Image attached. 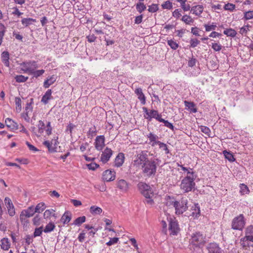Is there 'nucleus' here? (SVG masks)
I'll list each match as a JSON object with an SVG mask.
<instances>
[{
	"mask_svg": "<svg viewBox=\"0 0 253 253\" xmlns=\"http://www.w3.org/2000/svg\"><path fill=\"white\" fill-rule=\"evenodd\" d=\"M194 180V177L187 175L181 180L180 185V189L184 193H187L194 190L195 188Z\"/></svg>",
	"mask_w": 253,
	"mask_h": 253,
	"instance_id": "nucleus-1",
	"label": "nucleus"
},
{
	"mask_svg": "<svg viewBox=\"0 0 253 253\" xmlns=\"http://www.w3.org/2000/svg\"><path fill=\"white\" fill-rule=\"evenodd\" d=\"M142 170L145 176L151 177L155 175L157 171L156 163L154 160H149L142 165Z\"/></svg>",
	"mask_w": 253,
	"mask_h": 253,
	"instance_id": "nucleus-2",
	"label": "nucleus"
},
{
	"mask_svg": "<svg viewBox=\"0 0 253 253\" xmlns=\"http://www.w3.org/2000/svg\"><path fill=\"white\" fill-rule=\"evenodd\" d=\"M137 186L140 192L146 198L150 199L152 197L153 192L152 188L148 184L143 182H139Z\"/></svg>",
	"mask_w": 253,
	"mask_h": 253,
	"instance_id": "nucleus-3",
	"label": "nucleus"
},
{
	"mask_svg": "<svg viewBox=\"0 0 253 253\" xmlns=\"http://www.w3.org/2000/svg\"><path fill=\"white\" fill-rule=\"evenodd\" d=\"M246 224L244 216L243 214L234 218L231 223V228L233 230H242Z\"/></svg>",
	"mask_w": 253,
	"mask_h": 253,
	"instance_id": "nucleus-4",
	"label": "nucleus"
},
{
	"mask_svg": "<svg viewBox=\"0 0 253 253\" xmlns=\"http://www.w3.org/2000/svg\"><path fill=\"white\" fill-rule=\"evenodd\" d=\"M187 204L188 200L186 198H182L179 201L176 200L174 207L176 214H181L186 211L188 209Z\"/></svg>",
	"mask_w": 253,
	"mask_h": 253,
	"instance_id": "nucleus-5",
	"label": "nucleus"
},
{
	"mask_svg": "<svg viewBox=\"0 0 253 253\" xmlns=\"http://www.w3.org/2000/svg\"><path fill=\"white\" fill-rule=\"evenodd\" d=\"M22 66L21 70L24 73H28L29 75L32 74L34 69L38 68L37 62L35 61H30L29 62H23L21 64Z\"/></svg>",
	"mask_w": 253,
	"mask_h": 253,
	"instance_id": "nucleus-6",
	"label": "nucleus"
},
{
	"mask_svg": "<svg viewBox=\"0 0 253 253\" xmlns=\"http://www.w3.org/2000/svg\"><path fill=\"white\" fill-rule=\"evenodd\" d=\"M190 243L195 246H199L205 243V238L203 235L200 232L193 234L190 239Z\"/></svg>",
	"mask_w": 253,
	"mask_h": 253,
	"instance_id": "nucleus-7",
	"label": "nucleus"
},
{
	"mask_svg": "<svg viewBox=\"0 0 253 253\" xmlns=\"http://www.w3.org/2000/svg\"><path fill=\"white\" fill-rule=\"evenodd\" d=\"M116 185L120 191L124 193L127 192L129 187V183L123 179H118Z\"/></svg>",
	"mask_w": 253,
	"mask_h": 253,
	"instance_id": "nucleus-8",
	"label": "nucleus"
},
{
	"mask_svg": "<svg viewBox=\"0 0 253 253\" xmlns=\"http://www.w3.org/2000/svg\"><path fill=\"white\" fill-rule=\"evenodd\" d=\"M169 229L170 231V234L176 235L179 231V228L177 221L170 219L169 221Z\"/></svg>",
	"mask_w": 253,
	"mask_h": 253,
	"instance_id": "nucleus-9",
	"label": "nucleus"
},
{
	"mask_svg": "<svg viewBox=\"0 0 253 253\" xmlns=\"http://www.w3.org/2000/svg\"><path fill=\"white\" fill-rule=\"evenodd\" d=\"M116 172L114 170L107 169L103 173L102 179L107 182L113 181L115 179Z\"/></svg>",
	"mask_w": 253,
	"mask_h": 253,
	"instance_id": "nucleus-10",
	"label": "nucleus"
},
{
	"mask_svg": "<svg viewBox=\"0 0 253 253\" xmlns=\"http://www.w3.org/2000/svg\"><path fill=\"white\" fill-rule=\"evenodd\" d=\"M94 146L95 148L98 151H101L103 149L105 146V137L104 135H99L96 137Z\"/></svg>",
	"mask_w": 253,
	"mask_h": 253,
	"instance_id": "nucleus-11",
	"label": "nucleus"
},
{
	"mask_svg": "<svg viewBox=\"0 0 253 253\" xmlns=\"http://www.w3.org/2000/svg\"><path fill=\"white\" fill-rule=\"evenodd\" d=\"M207 249L209 253H222V250L215 243H211L208 245Z\"/></svg>",
	"mask_w": 253,
	"mask_h": 253,
	"instance_id": "nucleus-12",
	"label": "nucleus"
},
{
	"mask_svg": "<svg viewBox=\"0 0 253 253\" xmlns=\"http://www.w3.org/2000/svg\"><path fill=\"white\" fill-rule=\"evenodd\" d=\"M58 143L57 139H52L51 142L49 141H45L43 144L48 148L49 151L50 152H56V145Z\"/></svg>",
	"mask_w": 253,
	"mask_h": 253,
	"instance_id": "nucleus-13",
	"label": "nucleus"
},
{
	"mask_svg": "<svg viewBox=\"0 0 253 253\" xmlns=\"http://www.w3.org/2000/svg\"><path fill=\"white\" fill-rule=\"evenodd\" d=\"M143 111L144 112V117L146 119H147L149 121H151L153 118H155L156 113L157 112V110H148L147 108L143 107L142 108Z\"/></svg>",
	"mask_w": 253,
	"mask_h": 253,
	"instance_id": "nucleus-14",
	"label": "nucleus"
},
{
	"mask_svg": "<svg viewBox=\"0 0 253 253\" xmlns=\"http://www.w3.org/2000/svg\"><path fill=\"white\" fill-rule=\"evenodd\" d=\"M112 154L113 151L111 149L108 147L106 148L104 151L102 152V154L101 156V161L103 163H106L109 160L110 157L112 155Z\"/></svg>",
	"mask_w": 253,
	"mask_h": 253,
	"instance_id": "nucleus-15",
	"label": "nucleus"
},
{
	"mask_svg": "<svg viewBox=\"0 0 253 253\" xmlns=\"http://www.w3.org/2000/svg\"><path fill=\"white\" fill-rule=\"evenodd\" d=\"M137 160L139 162L138 164L143 165V164L148 162L149 160L148 158V155L147 151H142L139 154L137 155Z\"/></svg>",
	"mask_w": 253,
	"mask_h": 253,
	"instance_id": "nucleus-16",
	"label": "nucleus"
},
{
	"mask_svg": "<svg viewBox=\"0 0 253 253\" xmlns=\"http://www.w3.org/2000/svg\"><path fill=\"white\" fill-rule=\"evenodd\" d=\"M4 201L5 202L6 206L8 209V212L9 215L11 216H13L15 213V211L14 207L12 203L11 202L10 199L7 197L5 198Z\"/></svg>",
	"mask_w": 253,
	"mask_h": 253,
	"instance_id": "nucleus-17",
	"label": "nucleus"
},
{
	"mask_svg": "<svg viewBox=\"0 0 253 253\" xmlns=\"http://www.w3.org/2000/svg\"><path fill=\"white\" fill-rule=\"evenodd\" d=\"M35 213L34 211V206L29 207L27 209L23 210L20 213L27 218L32 217Z\"/></svg>",
	"mask_w": 253,
	"mask_h": 253,
	"instance_id": "nucleus-18",
	"label": "nucleus"
},
{
	"mask_svg": "<svg viewBox=\"0 0 253 253\" xmlns=\"http://www.w3.org/2000/svg\"><path fill=\"white\" fill-rule=\"evenodd\" d=\"M135 93L137 95L138 98L141 102L142 105H145L146 103V98L142 92V89L140 87H138L135 89L134 90Z\"/></svg>",
	"mask_w": 253,
	"mask_h": 253,
	"instance_id": "nucleus-19",
	"label": "nucleus"
},
{
	"mask_svg": "<svg viewBox=\"0 0 253 253\" xmlns=\"http://www.w3.org/2000/svg\"><path fill=\"white\" fill-rule=\"evenodd\" d=\"M125 156L123 153L118 154L115 160V166L117 167H120L123 164L124 162Z\"/></svg>",
	"mask_w": 253,
	"mask_h": 253,
	"instance_id": "nucleus-20",
	"label": "nucleus"
},
{
	"mask_svg": "<svg viewBox=\"0 0 253 253\" xmlns=\"http://www.w3.org/2000/svg\"><path fill=\"white\" fill-rule=\"evenodd\" d=\"M6 126L12 130H16L18 129V125L10 118H6L5 121Z\"/></svg>",
	"mask_w": 253,
	"mask_h": 253,
	"instance_id": "nucleus-21",
	"label": "nucleus"
},
{
	"mask_svg": "<svg viewBox=\"0 0 253 253\" xmlns=\"http://www.w3.org/2000/svg\"><path fill=\"white\" fill-rule=\"evenodd\" d=\"M192 213L190 214L194 218H197L200 215V209L198 204H195L191 208Z\"/></svg>",
	"mask_w": 253,
	"mask_h": 253,
	"instance_id": "nucleus-22",
	"label": "nucleus"
},
{
	"mask_svg": "<svg viewBox=\"0 0 253 253\" xmlns=\"http://www.w3.org/2000/svg\"><path fill=\"white\" fill-rule=\"evenodd\" d=\"M204 7L203 5H197L193 6L191 8V12H192L193 14L200 16L203 11Z\"/></svg>",
	"mask_w": 253,
	"mask_h": 253,
	"instance_id": "nucleus-23",
	"label": "nucleus"
},
{
	"mask_svg": "<svg viewBox=\"0 0 253 253\" xmlns=\"http://www.w3.org/2000/svg\"><path fill=\"white\" fill-rule=\"evenodd\" d=\"M52 91L51 89H48L45 94L42 97L41 102L43 103L44 104L48 103V101L52 98L51 96Z\"/></svg>",
	"mask_w": 253,
	"mask_h": 253,
	"instance_id": "nucleus-24",
	"label": "nucleus"
},
{
	"mask_svg": "<svg viewBox=\"0 0 253 253\" xmlns=\"http://www.w3.org/2000/svg\"><path fill=\"white\" fill-rule=\"evenodd\" d=\"M245 235L250 242H253V225H250L246 228Z\"/></svg>",
	"mask_w": 253,
	"mask_h": 253,
	"instance_id": "nucleus-25",
	"label": "nucleus"
},
{
	"mask_svg": "<svg viewBox=\"0 0 253 253\" xmlns=\"http://www.w3.org/2000/svg\"><path fill=\"white\" fill-rule=\"evenodd\" d=\"M184 104L191 112L195 113L197 112V109L196 107L195 104L193 102H189L188 101H184Z\"/></svg>",
	"mask_w": 253,
	"mask_h": 253,
	"instance_id": "nucleus-26",
	"label": "nucleus"
},
{
	"mask_svg": "<svg viewBox=\"0 0 253 253\" xmlns=\"http://www.w3.org/2000/svg\"><path fill=\"white\" fill-rule=\"evenodd\" d=\"M71 219V213L69 211H66L63 214L61 218V221L64 224L68 223Z\"/></svg>",
	"mask_w": 253,
	"mask_h": 253,
	"instance_id": "nucleus-27",
	"label": "nucleus"
},
{
	"mask_svg": "<svg viewBox=\"0 0 253 253\" xmlns=\"http://www.w3.org/2000/svg\"><path fill=\"white\" fill-rule=\"evenodd\" d=\"M56 80V77L55 75H52L50 77H48L47 79L44 81L43 83V86L45 88H48L49 86L52 84Z\"/></svg>",
	"mask_w": 253,
	"mask_h": 253,
	"instance_id": "nucleus-28",
	"label": "nucleus"
},
{
	"mask_svg": "<svg viewBox=\"0 0 253 253\" xmlns=\"http://www.w3.org/2000/svg\"><path fill=\"white\" fill-rule=\"evenodd\" d=\"M1 60L4 65L6 67H9V54L8 51H3L1 54Z\"/></svg>",
	"mask_w": 253,
	"mask_h": 253,
	"instance_id": "nucleus-29",
	"label": "nucleus"
},
{
	"mask_svg": "<svg viewBox=\"0 0 253 253\" xmlns=\"http://www.w3.org/2000/svg\"><path fill=\"white\" fill-rule=\"evenodd\" d=\"M251 242L247 238V236L245 235V237L241 239L240 244L243 248L247 249L251 246Z\"/></svg>",
	"mask_w": 253,
	"mask_h": 253,
	"instance_id": "nucleus-30",
	"label": "nucleus"
},
{
	"mask_svg": "<svg viewBox=\"0 0 253 253\" xmlns=\"http://www.w3.org/2000/svg\"><path fill=\"white\" fill-rule=\"evenodd\" d=\"M176 201V199L175 197L169 196L166 197V205L168 207L172 206L174 207Z\"/></svg>",
	"mask_w": 253,
	"mask_h": 253,
	"instance_id": "nucleus-31",
	"label": "nucleus"
},
{
	"mask_svg": "<svg viewBox=\"0 0 253 253\" xmlns=\"http://www.w3.org/2000/svg\"><path fill=\"white\" fill-rule=\"evenodd\" d=\"M147 137L149 139L150 142H153L151 145L152 146H155V144H157L158 141L157 140L158 139V136L152 132H150L147 135Z\"/></svg>",
	"mask_w": 253,
	"mask_h": 253,
	"instance_id": "nucleus-32",
	"label": "nucleus"
},
{
	"mask_svg": "<svg viewBox=\"0 0 253 253\" xmlns=\"http://www.w3.org/2000/svg\"><path fill=\"white\" fill-rule=\"evenodd\" d=\"M225 158L227 159L230 162H233L235 161V159L232 153L230 152H228L227 150H224L222 152Z\"/></svg>",
	"mask_w": 253,
	"mask_h": 253,
	"instance_id": "nucleus-33",
	"label": "nucleus"
},
{
	"mask_svg": "<svg viewBox=\"0 0 253 253\" xmlns=\"http://www.w3.org/2000/svg\"><path fill=\"white\" fill-rule=\"evenodd\" d=\"M1 248L3 250L7 251L10 248V244L7 238H3L1 240Z\"/></svg>",
	"mask_w": 253,
	"mask_h": 253,
	"instance_id": "nucleus-34",
	"label": "nucleus"
},
{
	"mask_svg": "<svg viewBox=\"0 0 253 253\" xmlns=\"http://www.w3.org/2000/svg\"><path fill=\"white\" fill-rule=\"evenodd\" d=\"M45 209V206L44 203H40L38 204L35 208L34 207V211L35 213L38 212L40 213L43 211Z\"/></svg>",
	"mask_w": 253,
	"mask_h": 253,
	"instance_id": "nucleus-35",
	"label": "nucleus"
},
{
	"mask_svg": "<svg viewBox=\"0 0 253 253\" xmlns=\"http://www.w3.org/2000/svg\"><path fill=\"white\" fill-rule=\"evenodd\" d=\"M90 211L92 214H100L102 212V210L100 207L93 206L90 207Z\"/></svg>",
	"mask_w": 253,
	"mask_h": 253,
	"instance_id": "nucleus-36",
	"label": "nucleus"
},
{
	"mask_svg": "<svg viewBox=\"0 0 253 253\" xmlns=\"http://www.w3.org/2000/svg\"><path fill=\"white\" fill-rule=\"evenodd\" d=\"M35 22H36V19L31 18H23L21 20L22 24L26 27L32 24L33 23Z\"/></svg>",
	"mask_w": 253,
	"mask_h": 253,
	"instance_id": "nucleus-37",
	"label": "nucleus"
},
{
	"mask_svg": "<svg viewBox=\"0 0 253 253\" xmlns=\"http://www.w3.org/2000/svg\"><path fill=\"white\" fill-rule=\"evenodd\" d=\"M223 34L227 36L235 37L237 34L236 31L233 29H226L223 31Z\"/></svg>",
	"mask_w": 253,
	"mask_h": 253,
	"instance_id": "nucleus-38",
	"label": "nucleus"
},
{
	"mask_svg": "<svg viewBox=\"0 0 253 253\" xmlns=\"http://www.w3.org/2000/svg\"><path fill=\"white\" fill-rule=\"evenodd\" d=\"M55 227V225L53 223L50 222L46 225L43 232L44 233L50 232L54 230Z\"/></svg>",
	"mask_w": 253,
	"mask_h": 253,
	"instance_id": "nucleus-39",
	"label": "nucleus"
},
{
	"mask_svg": "<svg viewBox=\"0 0 253 253\" xmlns=\"http://www.w3.org/2000/svg\"><path fill=\"white\" fill-rule=\"evenodd\" d=\"M76 127V126L75 125H74L73 124L69 123L68 125V126H67V128L66 129V132L68 134H70V135L71 136H72L73 130L74 128H75Z\"/></svg>",
	"mask_w": 253,
	"mask_h": 253,
	"instance_id": "nucleus-40",
	"label": "nucleus"
},
{
	"mask_svg": "<svg viewBox=\"0 0 253 253\" xmlns=\"http://www.w3.org/2000/svg\"><path fill=\"white\" fill-rule=\"evenodd\" d=\"M240 193L242 195H245L249 193V190L248 186L244 184H241L240 186Z\"/></svg>",
	"mask_w": 253,
	"mask_h": 253,
	"instance_id": "nucleus-41",
	"label": "nucleus"
},
{
	"mask_svg": "<svg viewBox=\"0 0 253 253\" xmlns=\"http://www.w3.org/2000/svg\"><path fill=\"white\" fill-rule=\"evenodd\" d=\"M85 217L84 216H80L75 219L74 222V224L76 225H81L85 221Z\"/></svg>",
	"mask_w": 253,
	"mask_h": 253,
	"instance_id": "nucleus-42",
	"label": "nucleus"
},
{
	"mask_svg": "<svg viewBox=\"0 0 253 253\" xmlns=\"http://www.w3.org/2000/svg\"><path fill=\"white\" fill-rule=\"evenodd\" d=\"M96 128L95 126L90 128L87 133V135L88 138H92L96 135Z\"/></svg>",
	"mask_w": 253,
	"mask_h": 253,
	"instance_id": "nucleus-43",
	"label": "nucleus"
},
{
	"mask_svg": "<svg viewBox=\"0 0 253 253\" xmlns=\"http://www.w3.org/2000/svg\"><path fill=\"white\" fill-rule=\"evenodd\" d=\"M181 20L186 24H191L194 22L193 19L190 16L187 15H184L182 17Z\"/></svg>",
	"mask_w": 253,
	"mask_h": 253,
	"instance_id": "nucleus-44",
	"label": "nucleus"
},
{
	"mask_svg": "<svg viewBox=\"0 0 253 253\" xmlns=\"http://www.w3.org/2000/svg\"><path fill=\"white\" fill-rule=\"evenodd\" d=\"M20 220L23 226H27L29 223L28 218L25 217L23 214H20Z\"/></svg>",
	"mask_w": 253,
	"mask_h": 253,
	"instance_id": "nucleus-45",
	"label": "nucleus"
},
{
	"mask_svg": "<svg viewBox=\"0 0 253 253\" xmlns=\"http://www.w3.org/2000/svg\"><path fill=\"white\" fill-rule=\"evenodd\" d=\"M15 79L17 83H24L28 79V77H25L23 75H17Z\"/></svg>",
	"mask_w": 253,
	"mask_h": 253,
	"instance_id": "nucleus-46",
	"label": "nucleus"
},
{
	"mask_svg": "<svg viewBox=\"0 0 253 253\" xmlns=\"http://www.w3.org/2000/svg\"><path fill=\"white\" fill-rule=\"evenodd\" d=\"M136 8L139 13L142 12L146 8L145 5L142 2H139L136 4Z\"/></svg>",
	"mask_w": 253,
	"mask_h": 253,
	"instance_id": "nucleus-47",
	"label": "nucleus"
},
{
	"mask_svg": "<svg viewBox=\"0 0 253 253\" xmlns=\"http://www.w3.org/2000/svg\"><path fill=\"white\" fill-rule=\"evenodd\" d=\"M45 128V124L41 120L39 121L38 123V132L42 134Z\"/></svg>",
	"mask_w": 253,
	"mask_h": 253,
	"instance_id": "nucleus-48",
	"label": "nucleus"
},
{
	"mask_svg": "<svg viewBox=\"0 0 253 253\" xmlns=\"http://www.w3.org/2000/svg\"><path fill=\"white\" fill-rule=\"evenodd\" d=\"M157 144L159 145V147L162 148L164 151H165V153L168 154L169 153V150L168 148V146L166 144L161 142V141H158Z\"/></svg>",
	"mask_w": 253,
	"mask_h": 253,
	"instance_id": "nucleus-49",
	"label": "nucleus"
},
{
	"mask_svg": "<svg viewBox=\"0 0 253 253\" xmlns=\"http://www.w3.org/2000/svg\"><path fill=\"white\" fill-rule=\"evenodd\" d=\"M168 44L172 49L174 50L176 49L178 47V44L172 40H168Z\"/></svg>",
	"mask_w": 253,
	"mask_h": 253,
	"instance_id": "nucleus-50",
	"label": "nucleus"
},
{
	"mask_svg": "<svg viewBox=\"0 0 253 253\" xmlns=\"http://www.w3.org/2000/svg\"><path fill=\"white\" fill-rule=\"evenodd\" d=\"M44 73V70H36V69H34V71L32 72V74L35 78H38L41 76H42Z\"/></svg>",
	"mask_w": 253,
	"mask_h": 253,
	"instance_id": "nucleus-51",
	"label": "nucleus"
},
{
	"mask_svg": "<svg viewBox=\"0 0 253 253\" xmlns=\"http://www.w3.org/2000/svg\"><path fill=\"white\" fill-rule=\"evenodd\" d=\"M33 103V99H31V102L29 103H27L26 104V106L25 107V112H32L33 111V107L32 106Z\"/></svg>",
	"mask_w": 253,
	"mask_h": 253,
	"instance_id": "nucleus-52",
	"label": "nucleus"
},
{
	"mask_svg": "<svg viewBox=\"0 0 253 253\" xmlns=\"http://www.w3.org/2000/svg\"><path fill=\"white\" fill-rule=\"evenodd\" d=\"M244 18L246 20L253 18V11H249L245 12Z\"/></svg>",
	"mask_w": 253,
	"mask_h": 253,
	"instance_id": "nucleus-53",
	"label": "nucleus"
},
{
	"mask_svg": "<svg viewBox=\"0 0 253 253\" xmlns=\"http://www.w3.org/2000/svg\"><path fill=\"white\" fill-rule=\"evenodd\" d=\"M43 230H42V226H41L39 228H36L34 232V237H36L40 236Z\"/></svg>",
	"mask_w": 253,
	"mask_h": 253,
	"instance_id": "nucleus-54",
	"label": "nucleus"
},
{
	"mask_svg": "<svg viewBox=\"0 0 253 253\" xmlns=\"http://www.w3.org/2000/svg\"><path fill=\"white\" fill-rule=\"evenodd\" d=\"M222 46L218 44L217 43H212L211 47L215 51H219L221 48Z\"/></svg>",
	"mask_w": 253,
	"mask_h": 253,
	"instance_id": "nucleus-55",
	"label": "nucleus"
},
{
	"mask_svg": "<svg viewBox=\"0 0 253 253\" xmlns=\"http://www.w3.org/2000/svg\"><path fill=\"white\" fill-rule=\"evenodd\" d=\"M163 9H170L172 7V3L169 1H166L162 5Z\"/></svg>",
	"mask_w": 253,
	"mask_h": 253,
	"instance_id": "nucleus-56",
	"label": "nucleus"
},
{
	"mask_svg": "<svg viewBox=\"0 0 253 253\" xmlns=\"http://www.w3.org/2000/svg\"><path fill=\"white\" fill-rule=\"evenodd\" d=\"M200 129L202 132L209 136L211 130L208 127L202 126L200 127Z\"/></svg>",
	"mask_w": 253,
	"mask_h": 253,
	"instance_id": "nucleus-57",
	"label": "nucleus"
},
{
	"mask_svg": "<svg viewBox=\"0 0 253 253\" xmlns=\"http://www.w3.org/2000/svg\"><path fill=\"white\" fill-rule=\"evenodd\" d=\"M16 109H18L19 111L21 110V100L19 97H16L15 99Z\"/></svg>",
	"mask_w": 253,
	"mask_h": 253,
	"instance_id": "nucleus-58",
	"label": "nucleus"
},
{
	"mask_svg": "<svg viewBox=\"0 0 253 253\" xmlns=\"http://www.w3.org/2000/svg\"><path fill=\"white\" fill-rule=\"evenodd\" d=\"M158 10V5L156 4H153L149 6L148 10L150 12H155Z\"/></svg>",
	"mask_w": 253,
	"mask_h": 253,
	"instance_id": "nucleus-59",
	"label": "nucleus"
},
{
	"mask_svg": "<svg viewBox=\"0 0 253 253\" xmlns=\"http://www.w3.org/2000/svg\"><path fill=\"white\" fill-rule=\"evenodd\" d=\"M190 46L192 47H195L199 44L200 41L197 39H191L190 41Z\"/></svg>",
	"mask_w": 253,
	"mask_h": 253,
	"instance_id": "nucleus-60",
	"label": "nucleus"
},
{
	"mask_svg": "<svg viewBox=\"0 0 253 253\" xmlns=\"http://www.w3.org/2000/svg\"><path fill=\"white\" fill-rule=\"evenodd\" d=\"M53 213V210H46L43 213V217L44 218H48L51 216L52 214Z\"/></svg>",
	"mask_w": 253,
	"mask_h": 253,
	"instance_id": "nucleus-61",
	"label": "nucleus"
},
{
	"mask_svg": "<svg viewBox=\"0 0 253 253\" xmlns=\"http://www.w3.org/2000/svg\"><path fill=\"white\" fill-rule=\"evenodd\" d=\"M205 27L206 31H211V30H214L216 28V25L215 24H213V23L211 25H205Z\"/></svg>",
	"mask_w": 253,
	"mask_h": 253,
	"instance_id": "nucleus-62",
	"label": "nucleus"
},
{
	"mask_svg": "<svg viewBox=\"0 0 253 253\" xmlns=\"http://www.w3.org/2000/svg\"><path fill=\"white\" fill-rule=\"evenodd\" d=\"M41 218L39 215H36L33 219V224L35 225L38 226L40 224Z\"/></svg>",
	"mask_w": 253,
	"mask_h": 253,
	"instance_id": "nucleus-63",
	"label": "nucleus"
},
{
	"mask_svg": "<svg viewBox=\"0 0 253 253\" xmlns=\"http://www.w3.org/2000/svg\"><path fill=\"white\" fill-rule=\"evenodd\" d=\"M235 8V5L232 3H227L224 5V9L230 11L233 10Z\"/></svg>",
	"mask_w": 253,
	"mask_h": 253,
	"instance_id": "nucleus-64",
	"label": "nucleus"
}]
</instances>
